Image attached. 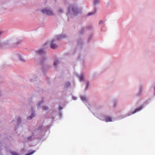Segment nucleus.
Masks as SVG:
<instances>
[{
	"label": "nucleus",
	"instance_id": "1",
	"mask_svg": "<svg viewBox=\"0 0 155 155\" xmlns=\"http://www.w3.org/2000/svg\"><path fill=\"white\" fill-rule=\"evenodd\" d=\"M81 9L78 8L77 5L72 4L68 8L67 15L68 16L70 15L76 16L81 13Z\"/></svg>",
	"mask_w": 155,
	"mask_h": 155
},
{
	"label": "nucleus",
	"instance_id": "2",
	"mask_svg": "<svg viewBox=\"0 0 155 155\" xmlns=\"http://www.w3.org/2000/svg\"><path fill=\"white\" fill-rule=\"evenodd\" d=\"M2 32H0V35ZM22 42V40H18L16 43H14L12 45L10 44V41L8 40L3 43H0V49L10 48L17 47L18 45H20Z\"/></svg>",
	"mask_w": 155,
	"mask_h": 155
},
{
	"label": "nucleus",
	"instance_id": "3",
	"mask_svg": "<svg viewBox=\"0 0 155 155\" xmlns=\"http://www.w3.org/2000/svg\"><path fill=\"white\" fill-rule=\"evenodd\" d=\"M67 37V36L65 34H60L57 36L56 37V38L53 39L51 41L50 45V47L52 49H56L57 47L58 46L57 45L54 43V42L57 40H59L66 38Z\"/></svg>",
	"mask_w": 155,
	"mask_h": 155
},
{
	"label": "nucleus",
	"instance_id": "4",
	"mask_svg": "<svg viewBox=\"0 0 155 155\" xmlns=\"http://www.w3.org/2000/svg\"><path fill=\"white\" fill-rule=\"evenodd\" d=\"M35 58L36 59L45 55L46 54V52L44 48H41L35 51Z\"/></svg>",
	"mask_w": 155,
	"mask_h": 155
},
{
	"label": "nucleus",
	"instance_id": "5",
	"mask_svg": "<svg viewBox=\"0 0 155 155\" xmlns=\"http://www.w3.org/2000/svg\"><path fill=\"white\" fill-rule=\"evenodd\" d=\"M41 11L43 14H46L49 16L54 15L53 11L47 8L42 9Z\"/></svg>",
	"mask_w": 155,
	"mask_h": 155
},
{
	"label": "nucleus",
	"instance_id": "6",
	"mask_svg": "<svg viewBox=\"0 0 155 155\" xmlns=\"http://www.w3.org/2000/svg\"><path fill=\"white\" fill-rule=\"evenodd\" d=\"M97 4V0H95L94 2V11L93 12H89L87 15V16H89L94 15L96 12V5Z\"/></svg>",
	"mask_w": 155,
	"mask_h": 155
},
{
	"label": "nucleus",
	"instance_id": "7",
	"mask_svg": "<svg viewBox=\"0 0 155 155\" xmlns=\"http://www.w3.org/2000/svg\"><path fill=\"white\" fill-rule=\"evenodd\" d=\"M22 119L21 117H18L17 120V124H16L14 130H16L19 127V125L21 124L22 120Z\"/></svg>",
	"mask_w": 155,
	"mask_h": 155
},
{
	"label": "nucleus",
	"instance_id": "8",
	"mask_svg": "<svg viewBox=\"0 0 155 155\" xmlns=\"http://www.w3.org/2000/svg\"><path fill=\"white\" fill-rule=\"evenodd\" d=\"M143 106H141V107L137 108L134 111L132 112L131 113H128L127 116H130L132 114H134L135 113L137 112H138V111H140L143 109Z\"/></svg>",
	"mask_w": 155,
	"mask_h": 155
},
{
	"label": "nucleus",
	"instance_id": "9",
	"mask_svg": "<svg viewBox=\"0 0 155 155\" xmlns=\"http://www.w3.org/2000/svg\"><path fill=\"white\" fill-rule=\"evenodd\" d=\"M88 108L92 112L94 115L96 116V114H94V111H96V106H94L93 105H91Z\"/></svg>",
	"mask_w": 155,
	"mask_h": 155
},
{
	"label": "nucleus",
	"instance_id": "10",
	"mask_svg": "<svg viewBox=\"0 0 155 155\" xmlns=\"http://www.w3.org/2000/svg\"><path fill=\"white\" fill-rule=\"evenodd\" d=\"M41 57H42V58L40 61V63L42 65L44 64L45 61L47 59V58L46 56H45V55L43 56H41Z\"/></svg>",
	"mask_w": 155,
	"mask_h": 155
},
{
	"label": "nucleus",
	"instance_id": "11",
	"mask_svg": "<svg viewBox=\"0 0 155 155\" xmlns=\"http://www.w3.org/2000/svg\"><path fill=\"white\" fill-rule=\"evenodd\" d=\"M81 100L84 103L87 102V97L84 95H81L80 97Z\"/></svg>",
	"mask_w": 155,
	"mask_h": 155
},
{
	"label": "nucleus",
	"instance_id": "12",
	"mask_svg": "<svg viewBox=\"0 0 155 155\" xmlns=\"http://www.w3.org/2000/svg\"><path fill=\"white\" fill-rule=\"evenodd\" d=\"M44 99L42 98L41 100L38 102V104H37V107L38 109H40L41 108V105L44 103Z\"/></svg>",
	"mask_w": 155,
	"mask_h": 155
},
{
	"label": "nucleus",
	"instance_id": "13",
	"mask_svg": "<svg viewBox=\"0 0 155 155\" xmlns=\"http://www.w3.org/2000/svg\"><path fill=\"white\" fill-rule=\"evenodd\" d=\"M17 56L19 60L22 62H25V61L24 59L22 57V55L19 54H17Z\"/></svg>",
	"mask_w": 155,
	"mask_h": 155
},
{
	"label": "nucleus",
	"instance_id": "14",
	"mask_svg": "<svg viewBox=\"0 0 155 155\" xmlns=\"http://www.w3.org/2000/svg\"><path fill=\"white\" fill-rule=\"evenodd\" d=\"M77 44L78 45H83V42L81 38H79L77 40Z\"/></svg>",
	"mask_w": 155,
	"mask_h": 155
},
{
	"label": "nucleus",
	"instance_id": "15",
	"mask_svg": "<svg viewBox=\"0 0 155 155\" xmlns=\"http://www.w3.org/2000/svg\"><path fill=\"white\" fill-rule=\"evenodd\" d=\"M112 119V118L109 116H106L105 118V120L107 122L111 121Z\"/></svg>",
	"mask_w": 155,
	"mask_h": 155
},
{
	"label": "nucleus",
	"instance_id": "16",
	"mask_svg": "<svg viewBox=\"0 0 155 155\" xmlns=\"http://www.w3.org/2000/svg\"><path fill=\"white\" fill-rule=\"evenodd\" d=\"M35 116V114L34 112H32L31 113V115L27 117V119L28 120L31 119L33 117Z\"/></svg>",
	"mask_w": 155,
	"mask_h": 155
},
{
	"label": "nucleus",
	"instance_id": "17",
	"mask_svg": "<svg viewBox=\"0 0 155 155\" xmlns=\"http://www.w3.org/2000/svg\"><path fill=\"white\" fill-rule=\"evenodd\" d=\"M43 129V126L42 125H41L40 126L38 127L37 128L35 129L34 131L36 132L37 130L39 131H41Z\"/></svg>",
	"mask_w": 155,
	"mask_h": 155
},
{
	"label": "nucleus",
	"instance_id": "18",
	"mask_svg": "<svg viewBox=\"0 0 155 155\" xmlns=\"http://www.w3.org/2000/svg\"><path fill=\"white\" fill-rule=\"evenodd\" d=\"M142 86L141 85L140 86L139 88V91L137 95L138 96H139L142 93Z\"/></svg>",
	"mask_w": 155,
	"mask_h": 155
},
{
	"label": "nucleus",
	"instance_id": "19",
	"mask_svg": "<svg viewBox=\"0 0 155 155\" xmlns=\"http://www.w3.org/2000/svg\"><path fill=\"white\" fill-rule=\"evenodd\" d=\"M79 80L81 81H83L84 80V75L83 74L80 75L79 77Z\"/></svg>",
	"mask_w": 155,
	"mask_h": 155
},
{
	"label": "nucleus",
	"instance_id": "20",
	"mask_svg": "<svg viewBox=\"0 0 155 155\" xmlns=\"http://www.w3.org/2000/svg\"><path fill=\"white\" fill-rule=\"evenodd\" d=\"M32 136H29L27 138H26L25 139V140H28L29 141H31L32 140Z\"/></svg>",
	"mask_w": 155,
	"mask_h": 155
},
{
	"label": "nucleus",
	"instance_id": "21",
	"mask_svg": "<svg viewBox=\"0 0 155 155\" xmlns=\"http://www.w3.org/2000/svg\"><path fill=\"white\" fill-rule=\"evenodd\" d=\"M29 152L26 154L25 155H31L32 154L34 153L35 151V150H29Z\"/></svg>",
	"mask_w": 155,
	"mask_h": 155
},
{
	"label": "nucleus",
	"instance_id": "22",
	"mask_svg": "<svg viewBox=\"0 0 155 155\" xmlns=\"http://www.w3.org/2000/svg\"><path fill=\"white\" fill-rule=\"evenodd\" d=\"M31 77H33L35 78H31L30 79V81H36V77L35 75H32L30 76Z\"/></svg>",
	"mask_w": 155,
	"mask_h": 155
},
{
	"label": "nucleus",
	"instance_id": "23",
	"mask_svg": "<svg viewBox=\"0 0 155 155\" xmlns=\"http://www.w3.org/2000/svg\"><path fill=\"white\" fill-rule=\"evenodd\" d=\"M59 61L58 60H56L54 62V65L55 66H56L57 65L59 64Z\"/></svg>",
	"mask_w": 155,
	"mask_h": 155
},
{
	"label": "nucleus",
	"instance_id": "24",
	"mask_svg": "<svg viewBox=\"0 0 155 155\" xmlns=\"http://www.w3.org/2000/svg\"><path fill=\"white\" fill-rule=\"evenodd\" d=\"M70 85L71 84L68 81L65 84V87H70Z\"/></svg>",
	"mask_w": 155,
	"mask_h": 155
},
{
	"label": "nucleus",
	"instance_id": "25",
	"mask_svg": "<svg viewBox=\"0 0 155 155\" xmlns=\"http://www.w3.org/2000/svg\"><path fill=\"white\" fill-rule=\"evenodd\" d=\"M84 28L83 27L81 28V29L79 31V33L80 34H82L84 33Z\"/></svg>",
	"mask_w": 155,
	"mask_h": 155
},
{
	"label": "nucleus",
	"instance_id": "26",
	"mask_svg": "<svg viewBox=\"0 0 155 155\" xmlns=\"http://www.w3.org/2000/svg\"><path fill=\"white\" fill-rule=\"evenodd\" d=\"M86 86L85 88L86 90H87L89 86V83L88 81H87L86 83Z\"/></svg>",
	"mask_w": 155,
	"mask_h": 155
},
{
	"label": "nucleus",
	"instance_id": "27",
	"mask_svg": "<svg viewBox=\"0 0 155 155\" xmlns=\"http://www.w3.org/2000/svg\"><path fill=\"white\" fill-rule=\"evenodd\" d=\"M93 26L91 25H89L86 27L85 28L87 30H90L92 29Z\"/></svg>",
	"mask_w": 155,
	"mask_h": 155
},
{
	"label": "nucleus",
	"instance_id": "28",
	"mask_svg": "<svg viewBox=\"0 0 155 155\" xmlns=\"http://www.w3.org/2000/svg\"><path fill=\"white\" fill-rule=\"evenodd\" d=\"M58 12L60 13H63V10L61 8H59L58 9Z\"/></svg>",
	"mask_w": 155,
	"mask_h": 155
},
{
	"label": "nucleus",
	"instance_id": "29",
	"mask_svg": "<svg viewBox=\"0 0 155 155\" xmlns=\"http://www.w3.org/2000/svg\"><path fill=\"white\" fill-rule=\"evenodd\" d=\"M42 108L43 109L45 110H47L48 109V107L46 106H43Z\"/></svg>",
	"mask_w": 155,
	"mask_h": 155
},
{
	"label": "nucleus",
	"instance_id": "30",
	"mask_svg": "<svg viewBox=\"0 0 155 155\" xmlns=\"http://www.w3.org/2000/svg\"><path fill=\"white\" fill-rule=\"evenodd\" d=\"M11 154L12 155H19L18 153L15 152H11Z\"/></svg>",
	"mask_w": 155,
	"mask_h": 155
},
{
	"label": "nucleus",
	"instance_id": "31",
	"mask_svg": "<svg viewBox=\"0 0 155 155\" xmlns=\"http://www.w3.org/2000/svg\"><path fill=\"white\" fill-rule=\"evenodd\" d=\"M93 37V35H90V36L89 37L88 39V41L89 42L90 41L91 39V38Z\"/></svg>",
	"mask_w": 155,
	"mask_h": 155
},
{
	"label": "nucleus",
	"instance_id": "32",
	"mask_svg": "<svg viewBox=\"0 0 155 155\" xmlns=\"http://www.w3.org/2000/svg\"><path fill=\"white\" fill-rule=\"evenodd\" d=\"M103 21L102 20H101L99 22V25H102L103 24Z\"/></svg>",
	"mask_w": 155,
	"mask_h": 155
},
{
	"label": "nucleus",
	"instance_id": "33",
	"mask_svg": "<svg viewBox=\"0 0 155 155\" xmlns=\"http://www.w3.org/2000/svg\"><path fill=\"white\" fill-rule=\"evenodd\" d=\"M77 97H74V96H73L72 97V99L74 100H76L77 99Z\"/></svg>",
	"mask_w": 155,
	"mask_h": 155
},
{
	"label": "nucleus",
	"instance_id": "34",
	"mask_svg": "<svg viewBox=\"0 0 155 155\" xmlns=\"http://www.w3.org/2000/svg\"><path fill=\"white\" fill-rule=\"evenodd\" d=\"M34 132H32L31 133V136H34Z\"/></svg>",
	"mask_w": 155,
	"mask_h": 155
},
{
	"label": "nucleus",
	"instance_id": "35",
	"mask_svg": "<svg viewBox=\"0 0 155 155\" xmlns=\"http://www.w3.org/2000/svg\"><path fill=\"white\" fill-rule=\"evenodd\" d=\"M62 109H63L62 107H61L60 106H59V110H61Z\"/></svg>",
	"mask_w": 155,
	"mask_h": 155
},
{
	"label": "nucleus",
	"instance_id": "36",
	"mask_svg": "<svg viewBox=\"0 0 155 155\" xmlns=\"http://www.w3.org/2000/svg\"><path fill=\"white\" fill-rule=\"evenodd\" d=\"M116 102V101L115 100H114L113 101V103H114V104Z\"/></svg>",
	"mask_w": 155,
	"mask_h": 155
},
{
	"label": "nucleus",
	"instance_id": "37",
	"mask_svg": "<svg viewBox=\"0 0 155 155\" xmlns=\"http://www.w3.org/2000/svg\"><path fill=\"white\" fill-rule=\"evenodd\" d=\"M154 95H155V87H154Z\"/></svg>",
	"mask_w": 155,
	"mask_h": 155
},
{
	"label": "nucleus",
	"instance_id": "38",
	"mask_svg": "<svg viewBox=\"0 0 155 155\" xmlns=\"http://www.w3.org/2000/svg\"><path fill=\"white\" fill-rule=\"evenodd\" d=\"M1 91H0V97L1 96Z\"/></svg>",
	"mask_w": 155,
	"mask_h": 155
},
{
	"label": "nucleus",
	"instance_id": "39",
	"mask_svg": "<svg viewBox=\"0 0 155 155\" xmlns=\"http://www.w3.org/2000/svg\"><path fill=\"white\" fill-rule=\"evenodd\" d=\"M97 3H98V2H99V0H97Z\"/></svg>",
	"mask_w": 155,
	"mask_h": 155
},
{
	"label": "nucleus",
	"instance_id": "40",
	"mask_svg": "<svg viewBox=\"0 0 155 155\" xmlns=\"http://www.w3.org/2000/svg\"><path fill=\"white\" fill-rule=\"evenodd\" d=\"M79 57H79H79H78V59H79Z\"/></svg>",
	"mask_w": 155,
	"mask_h": 155
},
{
	"label": "nucleus",
	"instance_id": "41",
	"mask_svg": "<svg viewBox=\"0 0 155 155\" xmlns=\"http://www.w3.org/2000/svg\"><path fill=\"white\" fill-rule=\"evenodd\" d=\"M14 121L13 120H12V122H13V121Z\"/></svg>",
	"mask_w": 155,
	"mask_h": 155
}]
</instances>
